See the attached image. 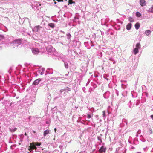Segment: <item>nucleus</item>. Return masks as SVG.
I'll return each mask as SVG.
<instances>
[{
  "label": "nucleus",
  "mask_w": 153,
  "mask_h": 153,
  "mask_svg": "<svg viewBox=\"0 0 153 153\" xmlns=\"http://www.w3.org/2000/svg\"><path fill=\"white\" fill-rule=\"evenodd\" d=\"M21 40L20 39H17L13 41L12 43V45L13 47H17L21 43Z\"/></svg>",
  "instance_id": "obj_1"
},
{
  "label": "nucleus",
  "mask_w": 153,
  "mask_h": 153,
  "mask_svg": "<svg viewBox=\"0 0 153 153\" xmlns=\"http://www.w3.org/2000/svg\"><path fill=\"white\" fill-rule=\"evenodd\" d=\"M34 144V143H30V146L29 147V148L28 149L30 152L34 149H36L37 148L36 147Z\"/></svg>",
  "instance_id": "obj_2"
},
{
  "label": "nucleus",
  "mask_w": 153,
  "mask_h": 153,
  "mask_svg": "<svg viewBox=\"0 0 153 153\" xmlns=\"http://www.w3.org/2000/svg\"><path fill=\"white\" fill-rule=\"evenodd\" d=\"M106 150V148L104 147L103 146H102L100 149L99 150V152L100 153H102L105 152Z\"/></svg>",
  "instance_id": "obj_3"
},
{
  "label": "nucleus",
  "mask_w": 153,
  "mask_h": 153,
  "mask_svg": "<svg viewBox=\"0 0 153 153\" xmlns=\"http://www.w3.org/2000/svg\"><path fill=\"white\" fill-rule=\"evenodd\" d=\"M140 3L141 6H143L146 5V1L145 0H140Z\"/></svg>",
  "instance_id": "obj_4"
},
{
  "label": "nucleus",
  "mask_w": 153,
  "mask_h": 153,
  "mask_svg": "<svg viewBox=\"0 0 153 153\" xmlns=\"http://www.w3.org/2000/svg\"><path fill=\"white\" fill-rule=\"evenodd\" d=\"M32 52L34 54H37L39 52V51L38 49L33 48Z\"/></svg>",
  "instance_id": "obj_5"
},
{
  "label": "nucleus",
  "mask_w": 153,
  "mask_h": 153,
  "mask_svg": "<svg viewBox=\"0 0 153 153\" xmlns=\"http://www.w3.org/2000/svg\"><path fill=\"white\" fill-rule=\"evenodd\" d=\"M50 131L49 130H46L44 131L43 135L44 137L46 136L47 134H49L50 133Z\"/></svg>",
  "instance_id": "obj_6"
},
{
  "label": "nucleus",
  "mask_w": 153,
  "mask_h": 153,
  "mask_svg": "<svg viewBox=\"0 0 153 153\" xmlns=\"http://www.w3.org/2000/svg\"><path fill=\"white\" fill-rule=\"evenodd\" d=\"M41 81V79H37L35 80L33 83V84L34 85H38L39 83V82Z\"/></svg>",
  "instance_id": "obj_7"
},
{
  "label": "nucleus",
  "mask_w": 153,
  "mask_h": 153,
  "mask_svg": "<svg viewBox=\"0 0 153 153\" xmlns=\"http://www.w3.org/2000/svg\"><path fill=\"white\" fill-rule=\"evenodd\" d=\"M131 27V23L128 24L126 26V29L128 30H130Z\"/></svg>",
  "instance_id": "obj_8"
},
{
  "label": "nucleus",
  "mask_w": 153,
  "mask_h": 153,
  "mask_svg": "<svg viewBox=\"0 0 153 153\" xmlns=\"http://www.w3.org/2000/svg\"><path fill=\"white\" fill-rule=\"evenodd\" d=\"M140 25L139 23H136L135 25V28L137 30L140 27Z\"/></svg>",
  "instance_id": "obj_9"
},
{
  "label": "nucleus",
  "mask_w": 153,
  "mask_h": 153,
  "mask_svg": "<svg viewBox=\"0 0 153 153\" xmlns=\"http://www.w3.org/2000/svg\"><path fill=\"white\" fill-rule=\"evenodd\" d=\"M139 52L138 49L137 48H135L134 50V53L136 55Z\"/></svg>",
  "instance_id": "obj_10"
},
{
  "label": "nucleus",
  "mask_w": 153,
  "mask_h": 153,
  "mask_svg": "<svg viewBox=\"0 0 153 153\" xmlns=\"http://www.w3.org/2000/svg\"><path fill=\"white\" fill-rule=\"evenodd\" d=\"M35 28L37 30V32H38L40 30V28H42V27L38 25L36 26Z\"/></svg>",
  "instance_id": "obj_11"
},
{
  "label": "nucleus",
  "mask_w": 153,
  "mask_h": 153,
  "mask_svg": "<svg viewBox=\"0 0 153 153\" xmlns=\"http://www.w3.org/2000/svg\"><path fill=\"white\" fill-rule=\"evenodd\" d=\"M48 25L50 27L53 28L54 27V25L53 23H50L48 24Z\"/></svg>",
  "instance_id": "obj_12"
},
{
  "label": "nucleus",
  "mask_w": 153,
  "mask_h": 153,
  "mask_svg": "<svg viewBox=\"0 0 153 153\" xmlns=\"http://www.w3.org/2000/svg\"><path fill=\"white\" fill-rule=\"evenodd\" d=\"M151 33V31L150 30H147L146 31L145 33L146 34V35L148 36Z\"/></svg>",
  "instance_id": "obj_13"
},
{
  "label": "nucleus",
  "mask_w": 153,
  "mask_h": 153,
  "mask_svg": "<svg viewBox=\"0 0 153 153\" xmlns=\"http://www.w3.org/2000/svg\"><path fill=\"white\" fill-rule=\"evenodd\" d=\"M9 129H10V131L11 132H14L15 131H16V130H17V128H15L14 129H11V128H9Z\"/></svg>",
  "instance_id": "obj_14"
},
{
  "label": "nucleus",
  "mask_w": 153,
  "mask_h": 153,
  "mask_svg": "<svg viewBox=\"0 0 153 153\" xmlns=\"http://www.w3.org/2000/svg\"><path fill=\"white\" fill-rule=\"evenodd\" d=\"M149 11L151 13H153V5H152V7L149 9Z\"/></svg>",
  "instance_id": "obj_15"
},
{
  "label": "nucleus",
  "mask_w": 153,
  "mask_h": 153,
  "mask_svg": "<svg viewBox=\"0 0 153 153\" xmlns=\"http://www.w3.org/2000/svg\"><path fill=\"white\" fill-rule=\"evenodd\" d=\"M136 16L138 17H140L141 15V13L140 12H137L136 13Z\"/></svg>",
  "instance_id": "obj_16"
},
{
  "label": "nucleus",
  "mask_w": 153,
  "mask_h": 153,
  "mask_svg": "<svg viewBox=\"0 0 153 153\" xmlns=\"http://www.w3.org/2000/svg\"><path fill=\"white\" fill-rule=\"evenodd\" d=\"M129 20L131 22H134L133 19L131 17H129Z\"/></svg>",
  "instance_id": "obj_17"
},
{
  "label": "nucleus",
  "mask_w": 153,
  "mask_h": 153,
  "mask_svg": "<svg viewBox=\"0 0 153 153\" xmlns=\"http://www.w3.org/2000/svg\"><path fill=\"white\" fill-rule=\"evenodd\" d=\"M136 48H138V49H139L140 48V43H137L136 45Z\"/></svg>",
  "instance_id": "obj_18"
},
{
  "label": "nucleus",
  "mask_w": 153,
  "mask_h": 153,
  "mask_svg": "<svg viewBox=\"0 0 153 153\" xmlns=\"http://www.w3.org/2000/svg\"><path fill=\"white\" fill-rule=\"evenodd\" d=\"M35 145L37 146H39L41 145V143H40L36 142L34 143Z\"/></svg>",
  "instance_id": "obj_19"
},
{
  "label": "nucleus",
  "mask_w": 153,
  "mask_h": 153,
  "mask_svg": "<svg viewBox=\"0 0 153 153\" xmlns=\"http://www.w3.org/2000/svg\"><path fill=\"white\" fill-rule=\"evenodd\" d=\"M68 2L70 4H71L73 3L72 0H69Z\"/></svg>",
  "instance_id": "obj_20"
},
{
  "label": "nucleus",
  "mask_w": 153,
  "mask_h": 153,
  "mask_svg": "<svg viewBox=\"0 0 153 153\" xmlns=\"http://www.w3.org/2000/svg\"><path fill=\"white\" fill-rule=\"evenodd\" d=\"M103 117H105V111H103Z\"/></svg>",
  "instance_id": "obj_21"
},
{
  "label": "nucleus",
  "mask_w": 153,
  "mask_h": 153,
  "mask_svg": "<svg viewBox=\"0 0 153 153\" xmlns=\"http://www.w3.org/2000/svg\"><path fill=\"white\" fill-rule=\"evenodd\" d=\"M91 117V116L89 114H88L87 115V117L88 118H90Z\"/></svg>",
  "instance_id": "obj_22"
},
{
  "label": "nucleus",
  "mask_w": 153,
  "mask_h": 153,
  "mask_svg": "<svg viewBox=\"0 0 153 153\" xmlns=\"http://www.w3.org/2000/svg\"><path fill=\"white\" fill-rule=\"evenodd\" d=\"M151 118L153 120V115H151L150 116Z\"/></svg>",
  "instance_id": "obj_23"
},
{
  "label": "nucleus",
  "mask_w": 153,
  "mask_h": 153,
  "mask_svg": "<svg viewBox=\"0 0 153 153\" xmlns=\"http://www.w3.org/2000/svg\"><path fill=\"white\" fill-rule=\"evenodd\" d=\"M150 133L151 134H152V130H150Z\"/></svg>",
  "instance_id": "obj_24"
},
{
  "label": "nucleus",
  "mask_w": 153,
  "mask_h": 153,
  "mask_svg": "<svg viewBox=\"0 0 153 153\" xmlns=\"http://www.w3.org/2000/svg\"><path fill=\"white\" fill-rule=\"evenodd\" d=\"M54 130L55 131V132H56V128H54Z\"/></svg>",
  "instance_id": "obj_25"
},
{
  "label": "nucleus",
  "mask_w": 153,
  "mask_h": 153,
  "mask_svg": "<svg viewBox=\"0 0 153 153\" xmlns=\"http://www.w3.org/2000/svg\"><path fill=\"white\" fill-rule=\"evenodd\" d=\"M42 68V71L44 70V68Z\"/></svg>",
  "instance_id": "obj_26"
},
{
  "label": "nucleus",
  "mask_w": 153,
  "mask_h": 153,
  "mask_svg": "<svg viewBox=\"0 0 153 153\" xmlns=\"http://www.w3.org/2000/svg\"><path fill=\"white\" fill-rule=\"evenodd\" d=\"M25 136H27V133L26 132H25Z\"/></svg>",
  "instance_id": "obj_27"
},
{
  "label": "nucleus",
  "mask_w": 153,
  "mask_h": 153,
  "mask_svg": "<svg viewBox=\"0 0 153 153\" xmlns=\"http://www.w3.org/2000/svg\"><path fill=\"white\" fill-rule=\"evenodd\" d=\"M33 133H36V131H33Z\"/></svg>",
  "instance_id": "obj_28"
},
{
  "label": "nucleus",
  "mask_w": 153,
  "mask_h": 153,
  "mask_svg": "<svg viewBox=\"0 0 153 153\" xmlns=\"http://www.w3.org/2000/svg\"><path fill=\"white\" fill-rule=\"evenodd\" d=\"M54 4H56V2L55 1L54 2Z\"/></svg>",
  "instance_id": "obj_29"
},
{
  "label": "nucleus",
  "mask_w": 153,
  "mask_h": 153,
  "mask_svg": "<svg viewBox=\"0 0 153 153\" xmlns=\"http://www.w3.org/2000/svg\"><path fill=\"white\" fill-rule=\"evenodd\" d=\"M67 0H63V1H67Z\"/></svg>",
  "instance_id": "obj_30"
}]
</instances>
